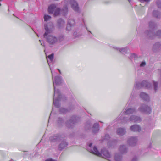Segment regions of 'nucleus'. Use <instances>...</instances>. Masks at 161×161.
I'll return each instance as SVG.
<instances>
[{"mask_svg": "<svg viewBox=\"0 0 161 161\" xmlns=\"http://www.w3.org/2000/svg\"><path fill=\"white\" fill-rule=\"evenodd\" d=\"M65 25V22L62 19H60L58 21V26L59 28H63Z\"/></svg>", "mask_w": 161, "mask_h": 161, "instance_id": "412c9836", "label": "nucleus"}, {"mask_svg": "<svg viewBox=\"0 0 161 161\" xmlns=\"http://www.w3.org/2000/svg\"><path fill=\"white\" fill-rule=\"evenodd\" d=\"M45 161H57V160L55 159H53L51 158H48L46 159L45 160Z\"/></svg>", "mask_w": 161, "mask_h": 161, "instance_id": "a19ab883", "label": "nucleus"}, {"mask_svg": "<svg viewBox=\"0 0 161 161\" xmlns=\"http://www.w3.org/2000/svg\"><path fill=\"white\" fill-rule=\"evenodd\" d=\"M39 42L40 43L41 42V40H39Z\"/></svg>", "mask_w": 161, "mask_h": 161, "instance_id": "09e8293b", "label": "nucleus"}, {"mask_svg": "<svg viewBox=\"0 0 161 161\" xmlns=\"http://www.w3.org/2000/svg\"><path fill=\"white\" fill-rule=\"evenodd\" d=\"M109 135L108 134H106L105 136L103 138V140H109Z\"/></svg>", "mask_w": 161, "mask_h": 161, "instance_id": "e433bc0d", "label": "nucleus"}, {"mask_svg": "<svg viewBox=\"0 0 161 161\" xmlns=\"http://www.w3.org/2000/svg\"><path fill=\"white\" fill-rule=\"evenodd\" d=\"M92 143L89 144L87 147V150L90 152L100 157L105 158L111 161L110 158L111 155L108 151L105 148H103L100 152L95 146H92Z\"/></svg>", "mask_w": 161, "mask_h": 161, "instance_id": "f03ea898", "label": "nucleus"}, {"mask_svg": "<svg viewBox=\"0 0 161 161\" xmlns=\"http://www.w3.org/2000/svg\"><path fill=\"white\" fill-rule=\"evenodd\" d=\"M141 3H144L145 4H147L151 0H138Z\"/></svg>", "mask_w": 161, "mask_h": 161, "instance_id": "473e14b6", "label": "nucleus"}, {"mask_svg": "<svg viewBox=\"0 0 161 161\" xmlns=\"http://www.w3.org/2000/svg\"><path fill=\"white\" fill-rule=\"evenodd\" d=\"M138 110L141 113L145 114H150L151 112L152 108L147 104L142 103L140 105Z\"/></svg>", "mask_w": 161, "mask_h": 161, "instance_id": "423d86ee", "label": "nucleus"}, {"mask_svg": "<svg viewBox=\"0 0 161 161\" xmlns=\"http://www.w3.org/2000/svg\"><path fill=\"white\" fill-rule=\"evenodd\" d=\"M129 2L130 3L131 2V1L132 0H128Z\"/></svg>", "mask_w": 161, "mask_h": 161, "instance_id": "a18cd8bd", "label": "nucleus"}, {"mask_svg": "<svg viewBox=\"0 0 161 161\" xmlns=\"http://www.w3.org/2000/svg\"><path fill=\"white\" fill-rule=\"evenodd\" d=\"M153 14L154 17L159 18L161 15V13L157 10H154L153 11Z\"/></svg>", "mask_w": 161, "mask_h": 161, "instance_id": "bb28decb", "label": "nucleus"}, {"mask_svg": "<svg viewBox=\"0 0 161 161\" xmlns=\"http://www.w3.org/2000/svg\"><path fill=\"white\" fill-rule=\"evenodd\" d=\"M37 36L38 37H39V36H38V35L37 34Z\"/></svg>", "mask_w": 161, "mask_h": 161, "instance_id": "8fccbe9b", "label": "nucleus"}, {"mask_svg": "<svg viewBox=\"0 0 161 161\" xmlns=\"http://www.w3.org/2000/svg\"><path fill=\"white\" fill-rule=\"evenodd\" d=\"M99 130V124L96 123H95L92 127V131L93 133H96L98 132Z\"/></svg>", "mask_w": 161, "mask_h": 161, "instance_id": "4be33fe9", "label": "nucleus"}, {"mask_svg": "<svg viewBox=\"0 0 161 161\" xmlns=\"http://www.w3.org/2000/svg\"><path fill=\"white\" fill-rule=\"evenodd\" d=\"M78 118L75 116H73L71 117L69 120H67L65 123L66 125L69 128L72 127V125L77 122Z\"/></svg>", "mask_w": 161, "mask_h": 161, "instance_id": "9d476101", "label": "nucleus"}, {"mask_svg": "<svg viewBox=\"0 0 161 161\" xmlns=\"http://www.w3.org/2000/svg\"><path fill=\"white\" fill-rule=\"evenodd\" d=\"M134 122H139L141 121V118L138 116L135 115H132L130 116L128 120Z\"/></svg>", "mask_w": 161, "mask_h": 161, "instance_id": "2eb2a0df", "label": "nucleus"}, {"mask_svg": "<svg viewBox=\"0 0 161 161\" xmlns=\"http://www.w3.org/2000/svg\"><path fill=\"white\" fill-rule=\"evenodd\" d=\"M127 147L125 145H120L119 149V152L121 154L126 153L127 152Z\"/></svg>", "mask_w": 161, "mask_h": 161, "instance_id": "dca6fc26", "label": "nucleus"}, {"mask_svg": "<svg viewBox=\"0 0 161 161\" xmlns=\"http://www.w3.org/2000/svg\"><path fill=\"white\" fill-rule=\"evenodd\" d=\"M67 145L68 144L67 142L65 141H63L59 145V149L60 150H61L65 147H66Z\"/></svg>", "mask_w": 161, "mask_h": 161, "instance_id": "5701e85b", "label": "nucleus"}, {"mask_svg": "<svg viewBox=\"0 0 161 161\" xmlns=\"http://www.w3.org/2000/svg\"><path fill=\"white\" fill-rule=\"evenodd\" d=\"M154 51H157L161 49V42H156L154 45L153 48Z\"/></svg>", "mask_w": 161, "mask_h": 161, "instance_id": "aec40b11", "label": "nucleus"}, {"mask_svg": "<svg viewBox=\"0 0 161 161\" xmlns=\"http://www.w3.org/2000/svg\"><path fill=\"white\" fill-rule=\"evenodd\" d=\"M137 110L135 108L128 106L126 108L124 112L116 119V120L122 124L126 123L128 121V119L124 115L135 114Z\"/></svg>", "mask_w": 161, "mask_h": 161, "instance_id": "7ed1b4c3", "label": "nucleus"}, {"mask_svg": "<svg viewBox=\"0 0 161 161\" xmlns=\"http://www.w3.org/2000/svg\"><path fill=\"white\" fill-rule=\"evenodd\" d=\"M75 22L73 19H69L68 21L66 27V30L70 31L72 29L74 25Z\"/></svg>", "mask_w": 161, "mask_h": 161, "instance_id": "ddd939ff", "label": "nucleus"}, {"mask_svg": "<svg viewBox=\"0 0 161 161\" xmlns=\"http://www.w3.org/2000/svg\"><path fill=\"white\" fill-rule=\"evenodd\" d=\"M73 10L76 12H79V7L76 1L75 0H70L69 2Z\"/></svg>", "mask_w": 161, "mask_h": 161, "instance_id": "9b49d317", "label": "nucleus"}, {"mask_svg": "<svg viewBox=\"0 0 161 161\" xmlns=\"http://www.w3.org/2000/svg\"><path fill=\"white\" fill-rule=\"evenodd\" d=\"M43 18L44 21L46 22L50 21L51 19V16L47 14L44 15Z\"/></svg>", "mask_w": 161, "mask_h": 161, "instance_id": "cd10ccee", "label": "nucleus"}, {"mask_svg": "<svg viewBox=\"0 0 161 161\" xmlns=\"http://www.w3.org/2000/svg\"><path fill=\"white\" fill-rule=\"evenodd\" d=\"M138 158L136 157H134L132 159V161H138Z\"/></svg>", "mask_w": 161, "mask_h": 161, "instance_id": "79ce46f5", "label": "nucleus"}, {"mask_svg": "<svg viewBox=\"0 0 161 161\" xmlns=\"http://www.w3.org/2000/svg\"><path fill=\"white\" fill-rule=\"evenodd\" d=\"M112 48L117 51H118L119 52H120V50L121 49L120 47H119L116 46H113L112 47Z\"/></svg>", "mask_w": 161, "mask_h": 161, "instance_id": "f704fd0d", "label": "nucleus"}, {"mask_svg": "<svg viewBox=\"0 0 161 161\" xmlns=\"http://www.w3.org/2000/svg\"><path fill=\"white\" fill-rule=\"evenodd\" d=\"M160 77L159 79V82L161 85V69H160Z\"/></svg>", "mask_w": 161, "mask_h": 161, "instance_id": "37998d69", "label": "nucleus"}, {"mask_svg": "<svg viewBox=\"0 0 161 161\" xmlns=\"http://www.w3.org/2000/svg\"><path fill=\"white\" fill-rule=\"evenodd\" d=\"M137 141L136 137H131L129 138L127 141L128 143L130 146L135 145Z\"/></svg>", "mask_w": 161, "mask_h": 161, "instance_id": "4468645a", "label": "nucleus"}, {"mask_svg": "<svg viewBox=\"0 0 161 161\" xmlns=\"http://www.w3.org/2000/svg\"><path fill=\"white\" fill-rule=\"evenodd\" d=\"M53 54L47 56V60L49 64V63L51 62L53 60Z\"/></svg>", "mask_w": 161, "mask_h": 161, "instance_id": "c756f323", "label": "nucleus"}, {"mask_svg": "<svg viewBox=\"0 0 161 161\" xmlns=\"http://www.w3.org/2000/svg\"><path fill=\"white\" fill-rule=\"evenodd\" d=\"M50 70L52 74L54 89L53 105V106L58 108L59 106V101L61 100L62 95L58 89L56 88V86L60 85L62 83V80L61 77L59 75L56 76L53 79V76L55 75V72L53 71L51 68Z\"/></svg>", "mask_w": 161, "mask_h": 161, "instance_id": "f257e3e1", "label": "nucleus"}, {"mask_svg": "<svg viewBox=\"0 0 161 161\" xmlns=\"http://www.w3.org/2000/svg\"><path fill=\"white\" fill-rule=\"evenodd\" d=\"M59 110L60 112L62 113H65L68 111L67 109L63 108H61L59 109Z\"/></svg>", "mask_w": 161, "mask_h": 161, "instance_id": "72a5a7b5", "label": "nucleus"}, {"mask_svg": "<svg viewBox=\"0 0 161 161\" xmlns=\"http://www.w3.org/2000/svg\"><path fill=\"white\" fill-rule=\"evenodd\" d=\"M60 139V136L56 134L51 137L50 140L52 142H55L58 141Z\"/></svg>", "mask_w": 161, "mask_h": 161, "instance_id": "6ab92c4d", "label": "nucleus"}, {"mask_svg": "<svg viewBox=\"0 0 161 161\" xmlns=\"http://www.w3.org/2000/svg\"><path fill=\"white\" fill-rule=\"evenodd\" d=\"M140 97L144 101L149 102L150 101V97L149 95L145 92H141L140 94Z\"/></svg>", "mask_w": 161, "mask_h": 161, "instance_id": "f8f14e48", "label": "nucleus"}, {"mask_svg": "<svg viewBox=\"0 0 161 161\" xmlns=\"http://www.w3.org/2000/svg\"><path fill=\"white\" fill-rule=\"evenodd\" d=\"M117 142V141L116 140H114L112 141H109L108 143V145L109 147H114L115 145Z\"/></svg>", "mask_w": 161, "mask_h": 161, "instance_id": "a878e982", "label": "nucleus"}, {"mask_svg": "<svg viewBox=\"0 0 161 161\" xmlns=\"http://www.w3.org/2000/svg\"><path fill=\"white\" fill-rule=\"evenodd\" d=\"M146 33L149 38L152 39L154 38L155 36L159 38H161V30L158 31L156 34L153 33L152 30L146 31Z\"/></svg>", "mask_w": 161, "mask_h": 161, "instance_id": "1a4fd4ad", "label": "nucleus"}, {"mask_svg": "<svg viewBox=\"0 0 161 161\" xmlns=\"http://www.w3.org/2000/svg\"><path fill=\"white\" fill-rule=\"evenodd\" d=\"M114 159L115 161H121L122 156L121 154L118 153H116L114 155Z\"/></svg>", "mask_w": 161, "mask_h": 161, "instance_id": "393cba45", "label": "nucleus"}, {"mask_svg": "<svg viewBox=\"0 0 161 161\" xmlns=\"http://www.w3.org/2000/svg\"><path fill=\"white\" fill-rule=\"evenodd\" d=\"M44 26L45 31L44 35L45 36L47 34L52 33L54 30L53 24L52 22L45 24Z\"/></svg>", "mask_w": 161, "mask_h": 161, "instance_id": "6e6552de", "label": "nucleus"}, {"mask_svg": "<svg viewBox=\"0 0 161 161\" xmlns=\"http://www.w3.org/2000/svg\"><path fill=\"white\" fill-rule=\"evenodd\" d=\"M146 63L145 61H142L140 64V67H144L146 65Z\"/></svg>", "mask_w": 161, "mask_h": 161, "instance_id": "4c0bfd02", "label": "nucleus"}, {"mask_svg": "<svg viewBox=\"0 0 161 161\" xmlns=\"http://www.w3.org/2000/svg\"><path fill=\"white\" fill-rule=\"evenodd\" d=\"M68 3H66L64 6L63 8L61 11V13L64 15L66 14L68 12L67 4Z\"/></svg>", "mask_w": 161, "mask_h": 161, "instance_id": "b1692460", "label": "nucleus"}, {"mask_svg": "<svg viewBox=\"0 0 161 161\" xmlns=\"http://www.w3.org/2000/svg\"><path fill=\"white\" fill-rule=\"evenodd\" d=\"M154 25V23L153 22H151L149 23V26L151 28H153Z\"/></svg>", "mask_w": 161, "mask_h": 161, "instance_id": "ea45409f", "label": "nucleus"}, {"mask_svg": "<svg viewBox=\"0 0 161 161\" xmlns=\"http://www.w3.org/2000/svg\"><path fill=\"white\" fill-rule=\"evenodd\" d=\"M58 70V69H57ZM58 70H59V71L60 72V71L58 69Z\"/></svg>", "mask_w": 161, "mask_h": 161, "instance_id": "3c124183", "label": "nucleus"}, {"mask_svg": "<svg viewBox=\"0 0 161 161\" xmlns=\"http://www.w3.org/2000/svg\"><path fill=\"white\" fill-rule=\"evenodd\" d=\"M153 88L154 90V92H156L158 88V83L156 82L153 81Z\"/></svg>", "mask_w": 161, "mask_h": 161, "instance_id": "7c9ffc66", "label": "nucleus"}, {"mask_svg": "<svg viewBox=\"0 0 161 161\" xmlns=\"http://www.w3.org/2000/svg\"><path fill=\"white\" fill-rule=\"evenodd\" d=\"M130 130L131 131L138 132L141 131V128L139 125H135L130 127Z\"/></svg>", "mask_w": 161, "mask_h": 161, "instance_id": "f3484780", "label": "nucleus"}, {"mask_svg": "<svg viewBox=\"0 0 161 161\" xmlns=\"http://www.w3.org/2000/svg\"><path fill=\"white\" fill-rule=\"evenodd\" d=\"M1 5V4L0 3V6Z\"/></svg>", "mask_w": 161, "mask_h": 161, "instance_id": "603ef678", "label": "nucleus"}, {"mask_svg": "<svg viewBox=\"0 0 161 161\" xmlns=\"http://www.w3.org/2000/svg\"><path fill=\"white\" fill-rule=\"evenodd\" d=\"M86 30H87L88 31H89V32H90V31H88V29H87V28H86Z\"/></svg>", "mask_w": 161, "mask_h": 161, "instance_id": "49530a36", "label": "nucleus"}, {"mask_svg": "<svg viewBox=\"0 0 161 161\" xmlns=\"http://www.w3.org/2000/svg\"><path fill=\"white\" fill-rule=\"evenodd\" d=\"M64 35H60L58 38V41H59L60 42L64 40Z\"/></svg>", "mask_w": 161, "mask_h": 161, "instance_id": "2f4dec72", "label": "nucleus"}, {"mask_svg": "<svg viewBox=\"0 0 161 161\" xmlns=\"http://www.w3.org/2000/svg\"><path fill=\"white\" fill-rule=\"evenodd\" d=\"M48 12L49 14L54 13V16H57L60 12V9L56 5L52 4L49 6Z\"/></svg>", "mask_w": 161, "mask_h": 161, "instance_id": "0eeeda50", "label": "nucleus"}, {"mask_svg": "<svg viewBox=\"0 0 161 161\" xmlns=\"http://www.w3.org/2000/svg\"><path fill=\"white\" fill-rule=\"evenodd\" d=\"M157 4L158 8H161V0H158L157 2Z\"/></svg>", "mask_w": 161, "mask_h": 161, "instance_id": "c9c22d12", "label": "nucleus"}, {"mask_svg": "<svg viewBox=\"0 0 161 161\" xmlns=\"http://www.w3.org/2000/svg\"><path fill=\"white\" fill-rule=\"evenodd\" d=\"M44 36L46 39L47 42L50 45H54L58 42V38L53 35L47 34L46 36L44 35Z\"/></svg>", "mask_w": 161, "mask_h": 161, "instance_id": "20e7f679", "label": "nucleus"}, {"mask_svg": "<svg viewBox=\"0 0 161 161\" xmlns=\"http://www.w3.org/2000/svg\"><path fill=\"white\" fill-rule=\"evenodd\" d=\"M116 133L118 135L122 136L126 133V130L123 128H119L117 130Z\"/></svg>", "mask_w": 161, "mask_h": 161, "instance_id": "a211bd4d", "label": "nucleus"}, {"mask_svg": "<svg viewBox=\"0 0 161 161\" xmlns=\"http://www.w3.org/2000/svg\"><path fill=\"white\" fill-rule=\"evenodd\" d=\"M58 123L60 124H62V123L64 122V121H63V119H62V118H59L58 119Z\"/></svg>", "mask_w": 161, "mask_h": 161, "instance_id": "58836bf2", "label": "nucleus"}, {"mask_svg": "<svg viewBox=\"0 0 161 161\" xmlns=\"http://www.w3.org/2000/svg\"><path fill=\"white\" fill-rule=\"evenodd\" d=\"M142 86L148 89H152L153 87L151 83L146 81H144L142 83L136 82L134 85V88L139 89Z\"/></svg>", "mask_w": 161, "mask_h": 161, "instance_id": "39448f33", "label": "nucleus"}, {"mask_svg": "<svg viewBox=\"0 0 161 161\" xmlns=\"http://www.w3.org/2000/svg\"><path fill=\"white\" fill-rule=\"evenodd\" d=\"M132 56H135V55L134 54H132Z\"/></svg>", "mask_w": 161, "mask_h": 161, "instance_id": "de8ad7c7", "label": "nucleus"}, {"mask_svg": "<svg viewBox=\"0 0 161 161\" xmlns=\"http://www.w3.org/2000/svg\"><path fill=\"white\" fill-rule=\"evenodd\" d=\"M77 33L76 32H75L74 33L73 35L75 37H76L77 36Z\"/></svg>", "mask_w": 161, "mask_h": 161, "instance_id": "c03bdc74", "label": "nucleus"}, {"mask_svg": "<svg viewBox=\"0 0 161 161\" xmlns=\"http://www.w3.org/2000/svg\"><path fill=\"white\" fill-rule=\"evenodd\" d=\"M120 50V52L123 54H125L127 53L129 49L127 47H121Z\"/></svg>", "mask_w": 161, "mask_h": 161, "instance_id": "c85d7f7f", "label": "nucleus"}]
</instances>
